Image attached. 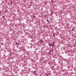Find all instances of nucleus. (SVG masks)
I'll return each instance as SVG.
<instances>
[{"instance_id":"obj_8","label":"nucleus","mask_w":76,"mask_h":76,"mask_svg":"<svg viewBox=\"0 0 76 76\" xmlns=\"http://www.w3.org/2000/svg\"><path fill=\"white\" fill-rule=\"evenodd\" d=\"M1 44L3 45V43H1Z\"/></svg>"},{"instance_id":"obj_5","label":"nucleus","mask_w":76,"mask_h":76,"mask_svg":"<svg viewBox=\"0 0 76 76\" xmlns=\"http://www.w3.org/2000/svg\"><path fill=\"white\" fill-rule=\"evenodd\" d=\"M47 22H49V20H47Z\"/></svg>"},{"instance_id":"obj_10","label":"nucleus","mask_w":76,"mask_h":76,"mask_svg":"<svg viewBox=\"0 0 76 76\" xmlns=\"http://www.w3.org/2000/svg\"><path fill=\"white\" fill-rule=\"evenodd\" d=\"M6 23H7V21H6Z\"/></svg>"},{"instance_id":"obj_1","label":"nucleus","mask_w":76,"mask_h":76,"mask_svg":"<svg viewBox=\"0 0 76 76\" xmlns=\"http://www.w3.org/2000/svg\"><path fill=\"white\" fill-rule=\"evenodd\" d=\"M48 45L49 46H50V47H51V46H53V44H51L49 43Z\"/></svg>"},{"instance_id":"obj_12","label":"nucleus","mask_w":76,"mask_h":76,"mask_svg":"<svg viewBox=\"0 0 76 76\" xmlns=\"http://www.w3.org/2000/svg\"><path fill=\"white\" fill-rule=\"evenodd\" d=\"M0 14H1V12H0Z\"/></svg>"},{"instance_id":"obj_6","label":"nucleus","mask_w":76,"mask_h":76,"mask_svg":"<svg viewBox=\"0 0 76 76\" xmlns=\"http://www.w3.org/2000/svg\"><path fill=\"white\" fill-rule=\"evenodd\" d=\"M16 44L17 45H18V43H17V42L16 43Z\"/></svg>"},{"instance_id":"obj_11","label":"nucleus","mask_w":76,"mask_h":76,"mask_svg":"<svg viewBox=\"0 0 76 76\" xmlns=\"http://www.w3.org/2000/svg\"><path fill=\"white\" fill-rule=\"evenodd\" d=\"M45 16L46 17V16H47V15H45Z\"/></svg>"},{"instance_id":"obj_4","label":"nucleus","mask_w":76,"mask_h":76,"mask_svg":"<svg viewBox=\"0 0 76 76\" xmlns=\"http://www.w3.org/2000/svg\"><path fill=\"white\" fill-rule=\"evenodd\" d=\"M54 44H55V42H54L53 43V44H52L53 45H54Z\"/></svg>"},{"instance_id":"obj_9","label":"nucleus","mask_w":76,"mask_h":76,"mask_svg":"<svg viewBox=\"0 0 76 76\" xmlns=\"http://www.w3.org/2000/svg\"><path fill=\"white\" fill-rule=\"evenodd\" d=\"M34 18H35V16H34Z\"/></svg>"},{"instance_id":"obj_7","label":"nucleus","mask_w":76,"mask_h":76,"mask_svg":"<svg viewBox=\"0 0 76 76\" xmlns=\"http://www.w3.org/2000/svg\"><path fill=\"white\" fill-rule=\"evenodd\" d=\"M55 35V34H53V35L54 36Z\"/></svg>"},{"instance_id":"obj_2","label":"nucleus","mask_w":76,"mask_h":76,"mask_svg":"<svg viewBox=\"0 0 76 76\" xmlns=\"http://www.w3.org/2000/svg\"><path fill=\"white\" fill-rule=\"evenodd\" d=\"M43 42V40H41L40 41V42H41L42 43V42Z\"/></svg>"},{"instance_id":"obj_3","label":"nucleus","mask_w":76,"mask_h":76,"mask_svg":"<svg viewBox=\"0 0 76 76\" xmlns=\"http://www.w3.org/2000/svg\"><path fill=\"white\" fill-rule=\"evenodd\" d=\"M34 73H36V71H34Z\"/></svg>"}]
</instances>
